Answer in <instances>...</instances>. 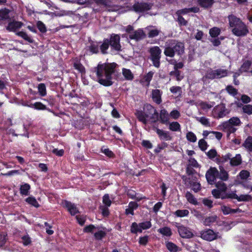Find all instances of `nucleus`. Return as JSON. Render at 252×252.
Masks as SVG:
<instances>
[{"instance_id":"49","label":"nucleus","mask_w":252,"mask_h":252,"mask_svg":"<svg viewBox=\"0 0 252 252\" xmlns=\"http://www.w3.org/2000/svg\"><path fill=\"white\" fill-rule=\"evenodd\" d=\"M251 62L249 61H245L243 64L242 65L241 68H240V71L241 72H246L247 71L251 65Z\"/></svg>"},{"instance_id":"23","label":"nucleus","mask_w":252,"mask_h":252,"mask_svg":"<svg viewBox=\"0 0 252 252\" xmlns=\"http://www.w3.org/2000/svg\"><path fill=\"white\" fill-rule=\"evenodd\" d=\"M162 92L159 90L156 89L152 91V98L154 101L157 104H160L161 102V95Z\"/></svg>"},{"instance_id":"19","label":"nucleus","mask_w":252,"mask_h":252,"mask_svg":"<svg viewBox=\"0 0 252 252\" xmlns=\"http://www.w3.org/2000/svg\"><path fill=\"white\" fill-rule=\"evenodd\" d=\"M189 185L191 187L192 189L195 192H197L201 189V185L199 182H197L196 177L195 176H191V181L189 180Z\"/></svg>"},{"instance_id":"18","label":"nucleus","mask_w":252,"mask_h":252,"mask_svg":"<svg viewBox=\"0 0 252 252\" xmlns=\"http://www.w3.org/2000/svg\"><path fill=\"white\" fill-rule=\"evenodd\" d=\"M221 129L223 131L227 132L228 134L234 133L237 128L233 126L227 121L224 122L221 125Z\"/></svg>"},{"instance_id":"14","label":"nucleus","mask_w":252,"mask_h":252,"mask_svg":"<svg viewBox=\"0 0 252 252\" xmlns=\"http://www.w3.org/2000/svg\"><path fill=\"white\" fill-rule=\"evenodd\" d=\"M23 25V23L21 22L10 20L6 27V29L9 32H15L17 30L20 29Z\"/></svg>"},{"instance_id":"46","label":"nucleus","mask_w":252,"mask_h":252,"mask_svg":"<svg viewBox=\"0 0 252 252\" xmlns=\"http://www.w3.org/2000/svg\"><path fill=\"white\" fill-rule=\"evenodd\" d=\"M200 5L203 7L211 6L214 2V0H198Z\"/></svg>"},{"instance_id":"4","label":"nucleus","mask_w":252,"mask_h":252,"mask_svg":"<svg viewBox=\"0 0 252 252\" xmlns=\"http://www.w3.org/2000/svg\"><path fill=\"white\" fill-rule=\"evenodd\" d=\"M228 71L225 69L218 68L213 70L210 68L207 70L204 77L209 79H220L227 76Z\"/></svg>"},{"instance_id":"2","label":"nucleus","mask_w":252,"mask_h":252,"mask_svg":"<svg viewBox=\"0 0 252 252\" xmlns=\"http://www.w3.org/2000/svg\"><path fill=\"white\" fill-rule=\"evenodd\" d=\"M135 115L138 120L146 125L148 122L154 123L158 120V113L151 104H145L143 111H137Z\"/></svg>"},{"instance_id":"58","label":"nucleus","mask_w":252,"mask_h":252,"mask_svg":"<svg viewBox=\"0 0 252 252\" xmlns=\"http://www.w3.org/2000/svg\"><path fill=\"white\" fill-rule=\"evenodd\" d=\"M207 156L208 157V158L210 159H213L214 158L218 156L217 155V152L216 150L215 149H211L210 151H209L207 153H206Z\"/></svg>"},{"instance_id":"55","label":"nucleus","mask_w":252,"mask_h":252,"mask_svg":"<svg viewBox=\"0 0 252 252\" xmlns=\"http://www.w3.org/2000/svg\"><path fill=\"white\" fill-rule=\"evenodd\" d=\"M198 146L200 149L204 151L207 149L208 145L206 141L203 139H201L198 142Z\"/></svg>"},{"instance_id":"3","label":"nucleus","mask_w":252,"mask_h":252,"mask_svg":"<svg viewBox=\"0 0 252 252\" xmlns=\"http://www.w3.org/2000/svg\"><path fill=\"white\" fill-rule=\"evenodd\" d=\"M184 43L174 40H167L165 43L164 55L167 57H173L176 53L178 55L183 54L184 52Z\"/></svg>"},{"instance_id":"1","label":"nucleus","mask_w":252,"mask_h":252,"mask_svg":"<svg viewBox=\"0 0 252 252\" xmlns=\"http://www.w3.org/2000/svg\"><path fill=\"white\" fill-rule=\"evenodd\" d=\"M117 64L115 63H99L94 68L97 81L104 86H111L113 82V75L115 74Z\"/></svg>"},{"instance_id":"57","label":"nucleus","mask_w":252,"mask_h":252,"mask_svg":"<svg viewBox=\"0 0 252 252\" xmlns=\"http://www.w3.org/2000/svg\"><path fill=\"white\" fill-rule=\"evenodd\" d=\"M8 13V10L6 9L0 10V20L8 19L9 18Z\"/></svg>"},{"instance_id":"32","label":"nucleus","mask_w":252,"mask_h":252,"mask_svg":"<svg viewBox=\"0 0 252 252\" xmlns=\"http://www.w3.org/2000/svg\"><path fill=\"white\" fill-rule=\"evenodd\" d=\"M215 186L217 189H220L221 190V191L224 192L225 193H226V192L227 190V186L223 182V181H219L217 182H215Z\"/></svg>"},{"instance_id":"13","label":"nucleus","mask_w":252,"mask_h":252,"mask_svg":"<svg viewBox=\"0 0 252 252\" xmlns=\"http://www.w3.org/2000/svg\"><path fill=\"white\" fill-rule=\"evenodd\" d=\"M146 36V35L143 30L139 29L137 30L134 31L132 33H131L129 37L131 39H133L136 41H138L145 38Z\"/></svg>"},{"instance_id":"62","label":"nucleus","mask_w":252,"mask_h":252,"mask_svg":"<svg viewBox=\"0 0 252 252\" xmlns=\"http://www.w3.org/2000/svg\"><path fill=\"white\" fill-rule=\"evenodd\" d=\"M140 227H141L142 230L143 229H147L150 228L152 226L151 223L150 221H147L139 223Z\"/></svg>"},{"instance_id":"41","label":"nucleus","mask_w":252,"mask_h":252,"mask_svg":"<svg viewBox=\"0 0 252 252\" xmlns=\"http://www.w3.org/2000/svg\"><path fill=\"white\" fill-rule=\"evenodd\" d=\"M225 90L230 95L233 96H235L238 94V90L231 85H228Z\"/></svg>"},{"instance_id":"42","label":"nucleus","mask_w":252,"mask_h":252,"mask_svg":"<svg viewBox=\"0 0 252 252\" xmlns=\"http://www.w3.org/2000/svg\"><path fill=\"white\" fill-rule=\"evenodd\" d=\"M220 32V30L218 27H213L209 31V34L212 37H217Z\"/></svg>"},{"instance_id":"51","label":"nucleus","mask_w":252,"mask_h":252,"mask_svg":"<svg viewBox=\"0 0 252 252\" xmlns=\"http://www.w3.org/2000/svg\"><path fill=\"white\" fill-rule=\"evenodd\" d=\"M38 90L39 94L41 96H45L46 94V89L44 84H39L38 86Z\"/></svg>"},{"instance_id":"28","label":"nucleus","mask_w":252,"mask_h":252,"mask_svg":"<svg viewBox=\"0 0 252 252\" xmlns=\"http://www.w3.org/2000/svg\"><path fill=\"white\" fill-rule=\"evenodd\" d=\"M146 29L148 31V35L149 38H153L158 36L160 32V31L157 29L152 27H148L146 28Z\"/></svg>"},{"instance_id":"63","label":"nucleus","mask_w":252,"mask_h":252,"mask_svg":"<svg viewBox=\"0 0 252 252\" xmlns=\"http://www.w3.org/2000/svg\"><path fill=\"white\" fill-rule=\"evenodd\" d=\"M170 92L174 94L179 93L180 94L182 93V89L179 86H173L170 88Z\"/></svg>"},{"instance_id":"60","label":"nucleus","mask_w":252,"mask_h":252,"mask_svg":"<svg viewBox=\"0 0 252 252\" xmlns=\"http://www.w3.org/2000/svg\"><path fill=\"white\" fill-rule=\"evenodd\" d=\"M103 203L107 207H109L111 205V201L110 200L109 195L108 194H106L103 196Z\"/></svg>"},{"instance_id":"64","label":"nucleus","mask_w":252,"mask_h":252,"mask_svg":"<svg viewBox=\"0 0 252 252\" xmlns=\"http://www.w3.org/2000/svg\"><path fill=\"white\" fill-rule=\"evenodd\" d=\"M37 26L39 30L41 32H45L46 31V28L45 25L41 21H38L37 23Z\"/></svg>"},{"instance_id":"54","label":"nucleus","mask_w":252,"mask_h":252,"mask_svg":"<svg viewBox=\"0 0 252 252\" xmlns=\"http://www.w3.org/2000/svg\"><path fill=\"white\" fill-rule=\"evenodd\" d=\"M250 172L248 171L243 170L240 172L239 176L242 180H246L250 176Z\"/></svg>"},{"instance_id":"29","label":"nucleus","mask_w":252,"mask_h":252,"mask_svg":"<svg viewBox=\"0 0 252 252\" xmlns=\"http://www.w3.org/2000/svg\"><path fill=\"white\" fill-rule=\"evenodd\" d=\"M158 231L162 235L167 237H170L172 234L170 228L166 226L158 229Z\"/></svg>"},{"instance_id":"59","label":"nucleus","mask_w":252,"mask_h":252,"mask_svg":"<svg viewBox=\"0 0 252 252\" xmlns=\"http://www.w3.org/2000/svg\"><path fill=\"white\" fill-rule=\"evenodd\" d=\"M106 235V233L102 230L98 231L94 234V236L97 240H101Z\"/></svg>"},{"instance_id":"56","label":"nucleus","mask_w":252,"mask_h":252,"mask_svg":"<svg viewBox=\"0 0 252 252\" xmlns=\"http://www.w3.org/2000/svg\"><path fill=\"white\" fill-rule=\"evenodd\" d=\"M89 49L90 52L93 54L97 53L99 51L98 45L94 43L91 44V45L89 47Z\"/></svg>"},{"instance_id":"5","label":"nucleus","mask_w":252,"mask_h":252,"mask_svg":"<svg viewBox=\"0 0 252 252\" xmlns=\"http://www.w3.org/2000/svg\"><path fill=\"white\" fill-rule=\"evenodd\" d=\"M230 113V110L227 108L224 103H220L214 107L212 114L213 118L219 119L227 116Z\"/></svg>"},{"instance_id":"36","label":"nucleus","mask_w":252,"mask_h":252,"mask_svg":"<svg viewBox=\"0 0 252 252\" xmlns=\"http://www.w3.org/2000/svg\"><path fill=\"white\" fill-rule=\"evenodd\" d=\"M130 231L132 233L136 234L137 232H142V230L141 229V227H140V224H137L136 222H133L130 227Z\"/></svg>"},{"instance_id":"21","label":"nucleus","mask_w":252,"mask_h":252,"mask_svg":"<svg viewBox=\"0 0 252 252\" xmlns=\"http://www.w3.org/2000/svg\"><path fill=\"white\" fill-rule=\"evenodd\" d=\"M219 171L218 170V178L223 181H226L229 179L228 172L224 169L222 166H219Z\"/></svg>"},{"instance_id":"6","label":"nucleus","mask_w":252,"mask_h":252,"mask_svg":"<svg viewBox=\"0 0 252 252\" xmlns=\"http://www.w3.org/2000/svg\"><path fill=\"white\" fill-rule=\"evenodd\" d=\"M150 54V59L153 65L156 67L160 66V59L161 58V50L158 46L151 48L149 51Z\"/></svg>"},{"instance_id":"48","label":"nucleus","mask_w":252,"mask_h":252,"mask_svg":"<svg viewBox=\"0 0 252 252\" xmlns=\"http://www.w3.org/2000/svg\"><path fill=\"white\" fill-rule=\"evenodd\" d=\"M187 140L191 142H195L197 140L196 135L191 131L188 132L186 134Z\"/></svg>"},{"instance_id":"37","label":"nucleus","mask_w":252,"mask_h":252,"mask_svg":"<svg viewBox=\"0 0 252 252\" xmlns=\"http://www.w3.org/2000/svg\"><path fill=\"white\" fill-rule=\"evenodd\" d=\"M109 43L110 41L108 39L104 40L103 43L100 46V49L102 54H104L107 53L106 50L108 49L110 45Z\"/></svg>"},{"instance_id":"30","label":"nucleus","mask_w":252,"mask_h":252,"mask_svg":"<svg viewBox=\"0 0 252 252\" xmlns=\"http://www.w3.org/2000/svg\"><path fill=\"white\" fill-rule=\"evenodd\" d=\"M31 187L29 184L25 183L21 185L20 189V193L24 195H28Z\"/></svg>"},{"instance_id":"26","label":"nucleus","mask_w":252,"mask_h":252,"mask_svg":"<svg viewBox=\"0 0 252 252\" xmlns=\"http://www.w3.org/2000/svg\"><path fill=\"white\" fill-rule=\"evenodd\" d=\"M199 8L197 7H193L189 8H184L181 10H179L176 12V14H185L189 12L196 13L199 11Z\"/></svg>"},{"instance_id":"43","label":"nucleus","mask_w":252,"mask_h":252,"mask_svg":"<svg viewBox=\"0 0 252 252\" xmlns=\"http://www.w3.org/2000/svg\"><path fill=\"white\" fill-rule=\"evenodd\" d=\"M16 34L19 36L22 37L23 38L30 43H32L33 42V39L24 32H18L16 33Z\"/></svg>"},{"instance_id":"15","label":"nucleus","mask_w":252,"mask_h":252,"mask_svg":"<svg viewBox=\"0 0 252 252\" xmlns=\"http://www.w3.org/2000/svg\"><path fill=\"white\" fill-rule=\"evenodd\" d=\"M229 25L231 29L235 28V27L239 26L242 22H243L239 18L237 17L236 16L231 14L228 16Z\"/></svg>"},{"instance_id":"61","label":"nucleus","mask_w":252,"mask_h":252,"mask_svg":"<svg viewBox=\"0 0 252 252\" xmlns=\"http://www.w3.org/2000/svg\"><path fill=\"white\" fill-rule=\"evenodd\" d=\"M187 165H189L190 166L195 168L198 167L199 166L197 161L193 158H190L189 159L188 164H187Z\"/></svg>"},{"instance_id":"22","label":"nucleus","mask_w":252,"mask_h":252,"mask_svg":"<svg viewBox=\"0 0 252 252\" xmlns=\"http://www.w3.org/2000/svg\"><path fill=\"white\" fill-rule=\"evenodd\" d=\"M154 128L160 139L165 140H170L171 139V137L168 132L164 131L157 127H155Z\"/></svg>"},{"instance_id":"53","label":"nucleus","mask_w":252,"mask_h":252,"mask_svg":"<svg viewBox=\"0 0 252 252\" xmlns=\"http://www.w3.org/2000/svg\"><path fill=\"white\" fill-rule=\"evenodd\" d=\"M243 112L248 115L252 114V105L250 104H246L243 106Z\"/></svg>"},{"instance_id":"12","label":"nucleus","mask_w":252,"mask_h":252,"mask_svg":"<svg viewBox=\"0 0 252 252\" xmlns=\"http://www.w3.org/2000/svg\"><path fill=\"white\" fill-rule=\"evenodd\" d=\"M201 237L207 241H211L217 238V233L211 229H208L206 231H201L200 233Z\"/></svg>"},{"instance_id":"33","label":"nucleus","mask_w":252,"mask_h":252,"mask_svg":"<svg viewBox=\"0 0 252 252\" xmlns=\"http://www.w3.org/2000/svg\"><path fill=\"white\" fill-rule=\"evenodd\" d=\"M243 146L248 151L252 152V137L248 136L243 144Z\"/></svg>"},{"instance_id":"31","label":"nucleus","mask_w":252,"mask_h":252,"mask_svg":"<svg viewBox=\"0 0 252 252\" xmlns=\"http://www.w3.org/2000/svg\"><path fill=\"white\" fill-rule=\"evenodd\" d=\"M195 119L198 122H200L202 125L203 126H207V127H210L211 126V123L209 121V119L205 117H196Z\"/></svg>"},{"instance_id":"20","label":"nucleus","mask_w":252,"mask_h":252,"mask_svg":"<svg viewBox=\"0 0 252 252\" xmlns=\"http://www.w3.org/2000/svg\"><path fill=\"white\" fill-rule=\"evenodd\" d=\"M151 6L147 3H138L133 5V8L136 12H143L150 9Z\"/></svg>"},{"instance_id":"39","label":"nucleus","mask_w":252,"mask_h":252,"mask_svg":"<svg viewBox=\"0 0 252 252\" xmlns=\"http://www.w3.org/2000/svg\"><path fill=\"white\" fill-rule=\"evenodd\" d=\"M180 125L177 122H173L169 124V128L173 131H180Z\"/></svg>"},{"instance_id":"34","label":"nucleus","mask_w":252,"mask_h":252,"mask_svg":"<svg viewBox=\"0 0 252 252\" xmlns=\"http://www.w3.org/2000/svg\"><path fill=\"white\" fill-rule=\"evenodd\" d=\"M230 158H231V154L228 153V154H227L225 155L222 156L221 157L220 156V155H218V156L216 158V160L218 163H220L225 162L228 161V160H229V159H230Z\"/></svg>"},{"instance_id":"24","label":"nucleus","mask_w":252,"mask_h":252,"mask_svg":"<svg viewBox=\"0 0 252 252\" xmlns=\"http://www.w3.org/2000/svg\"><path fill=\"white\" fill-rule=\"evenodd\" d=\"M230 164L232 166H238L242 163V158L240 154H237L235 157L229 159Z\"/></svg>"},{"instance_id":"8","label":"nucleus","mask_w":252,"mask_h":252,"mask_svg":"<svg viewBox=\"0 0 252 252\" xmlns=\"http://www.w3.org/2000/svg\"><path fill=\"white\" fill-rule=\"evenodd\" d=\"M218 170L215 167H211L206 172L205 176L208 183L213 185L218 178Z\"/></svg>"},{"instance_id":"45","label":"nucleus","mask_w":252,"mask_h":252,"mask_svg":"<svg viewBox=\"0 0 252 252\" xmlns=\"http://www.w3.org/2000/svg\"><path fill=\"white\" fill-rule=\"evenodd\" d=\"M217 217L216 216H210L206 218L203 221V223L205 225L209 226L211 223L216 221Z\"/></svg>"},{"instance_id":"40","label":"nucleus","mask_w":252,"mask_h":252,"mask_svg":"<svg viewBox=\"0 0 252 252\" xmlns=\"http://www.w3.org/2000/svg\"><path fill=\"white\" fill-rule=\"evenodd\" d=\"M233 126L235 127L240 126L241 122L240 119L238 117H233L230 118L229 120L227 121Z\"/></svg>"},{"instance_id":"52","label":"nucleus","mask_w":252,"mask_h":252,"mask_svg":"<svg viewBox=\"0 0 252 252\" xmlns=\"http://www.w3.org/2000/svg\"><path fill=\"white\" fill-rule=\"evenodd\" d=\"M26 201L27 202H28L29 204H31L32 205L37 208L39 207V204L35 199V198L32 197H28Z\"/></svg>"},{"instance_id":"44","label":"nucleus","mask_w":252,"mask_h":252,"mask_svg":"<svg viewBox=\"0 0 252 252\" xmlns=\"http://www.w3.org/2000/svg\"><path fill=\"white\" fill-rule=\"evenodd\" d=\"M185 196L187 200L190 203L193 204H196L197 203V200L194 197V196L189 191H187L186 193Z\"/></svg>"},{"instance_id":"38","label":"nucleus","mask_w":252,"mask_h":252,"mask_svg":"<svg viewBox=\"0 0 252 252\" xmlns=\"http://www.w3.org/2000/svg\"><path fill=\"white\" fill-rule=\"evenodd\" d=\"M123 74L126 80H131L133 78V74L129 69L123 68Z\"/></svg>"},{"instance_id":"7","label":"nucleus","mask_w":252,"mask_h":252,"mask_svg":"<svg viewBox=\"0 0 252 252\" xmlns=\"http://www.w3.org/2000/svg\"><path fill=\"white\" fill-rule=\"evenodd\" d=\"M231 32L237 36L243 37L249 33V31L247 26L244 22H242L235 28L231 29Z\"/></svg>"},{"instance_id":"9","label":"nucleus","mask_w":252,"mask_h":252,"mask_svg":"<svg viewBox=\"0 0 252 252\" xmlns=\"http://www.w3.org/2000/svg\"><path fill=\"white\" fill-rule=\"evenodd\" d=\"M178 228V231L180 236L186 239H189L193 237V234L190 229L183 225H176Z\"/></svg>"},{"instance_id":"16","label":"nucleus","mask_w":252,"mask_h":252,"mask_svg":"<svg viewBox=\"0 0 252 252\" xmlns=\"http://www.w3.org/2000/svg\"><path fill=\"white\" fill-rule=\"evenodd\" d=\"M212 193L216 198L225 199H229L228 195L230 194V191L225 193L220 189H214L212 191Z\"/></svg>"},{"instance_id":"47","label":"nucleus","mask_w":252,"mask_h":252,"mask_svg":"<svg viewBox=\"0 0 252 252\" xmlns=\"http://www.w3.org/2000/svg\"><path fill=\"white\" fill-rule=\"evenodd\" d=\"M167 249L170 252H177L178 250V247L172 242H167L166 245Z\"/></svg>"},{"instance_id":"50","label":"nucleus","mask_w":252,"mask_h":252,"mask_svg":"<svg viewBox=\"0 0 252 252\" xmlns=\"http://www.w3.org/2000/svg\"><path fill=\"white\" fill-rule=\"evenodd\" d=\"M181 72L179 70H174L170 72V75L175 76L176 78V80L180 81L184 78L183 75H181Z\"/></svg>"},{"instance_id":"17","label":"nucleus","mask_w":252,"mask_h":252,"mask_svg":"<svg viewBox=\"0 0 252 252\" xmlns=\"http://www.w3.org/2000/svg\"><path fill=\"white\" fill-rule=\"evenodd\" d=\"M63 204L71 215H75L79 212L76 206L74 204L65 200L64 201Z\"/></svg>"},{"instance_id":"35","label":"nucleus","mask_w":252,"mask_h":252,"mask_svg":"<svg viewBox=\"0 0 252 252\" xmlns=\"http://www.w3.org/2000/svg\"><path fill=\"white\" fill-rule=\"evenodd\" d=\"M173 214L177 217L182 218L188 216L189 214V211L186 209L177 210Z\"/></svg>"},{"instance_id":"10","label":"nucleus","mask_w":252,"mask_h":252,"mask_svg":"<svg viewBox=\"0 0 252 252\" xmlns=\"http://www.w3.org/2000/svg\"><path fill=\"white\" fill-rule=\"evenodd\" d=\"M109 40V44L112 49L117 51H121V45L120 43V37L118 34H112Z\"/></svg>"},{"instance_id":"27","label":"nucleus","mask_w":252,"mask_h":252,"mask_svg":"<svg viewBox=\"0 0 252 252\" xmlns=\"http://www.w3.org/2000/svg\"><path fill=\"white\" fill-rule=\"evenodd\" d=\"M221 210L224 215H228L229 214H234L237 212H240L241 211L239 208L237 209H231L229 207L223 205L221 207Z\"/></svg>"},{"instance_id":"11","label":"nucleus","mask_w":252,"mask_h":252,"mask_svg":"<svg viewBox=\"0 0 252 252\" xmlns=\"http://www.w3.org/2000/svg\"><path fill=\"white\" fill-rule=\"evenodd\" d=\"M236 191H230L228 195L229 199H235L239 202H248L252 199V197L249 194H241L238 195L236 194Z\"/></svg>"},{"instance_id":"25","label":"nucleus","mask_w":252,"mask_h":252,"mask_svg":"<svg viewBox=\"0 0 252 252\" xmlns=\"http://www.w3.org/2000/svg\"><path fill=\"white\" fill-rule=\"evenodd\" d=\"M159 118L161 123L164 124H167L168 123L169 119V115L165 109L161 110Z\"/></svg>"}]
</instances>
